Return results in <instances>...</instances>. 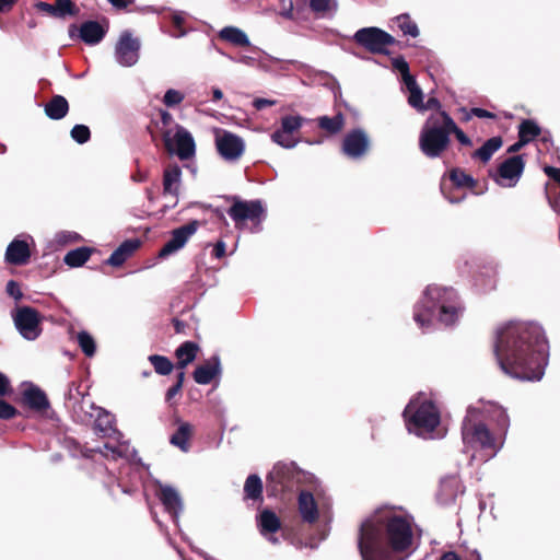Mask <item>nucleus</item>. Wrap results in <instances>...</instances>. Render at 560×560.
Masks as SVG:
<instances>
[{
  "mask_svg": "<svg viewBox=\"0 0 560 560\" xmlns=\"http://www.w3.org/2000/svg\"><path fill=\"white\" fill-rule=\"evenodd\" d=\"M75 421L89 424L94 419L98 406L94 404L90 395L82 396L78 402L71 405Z\"/></svg>",
  "mask_w": 560,
  "mask_h": 560,
  "instance_id": "23",
  "label": "nucleus"
},
{
  "mask_svg": "<svg viewBox=\"0 0 560 560\" xmlns=\"http://www.w3.org/2000/svg\"><path fill=\"white\" fill-rule=\"evenodd\" d=\"M318 127L329 135L338 133L345 125V118L341 113H338L334 117L322 116L317 119Z\"/></svg>",
  "mask_w": 560,
  "mask_h": 560,
  "instance_id": "36",
  "label": "nucleus"
},
{
  "mask_svg": "<svg viewBox=\"0 0 560 560\" xmlns=\"http://www.w3.org/2000/svg\"><path fill=\"white\" fill-rule=\"evenodd\" d=\"M402 416L407 430L422 438L430 435L441 422L440 410L432 400L410 401Z\"/></svg>",
  "mask_w": 560,
  "mask_h": 560,
  "instance_id": "6",
  "label": "nucleus"
},
{
  "mask_svg": "<svg viewBox=\"0 0 560 560\" xmlns=\"http://www.w3.org/2000/svg\"><path fill=\"white\" fill-rule=\"evenodd\" d=\"M31 258L30 245L24 240L14 238L7 247L4 259L13 266H24Z\"/></svg>",
  "mask_w": 560,
  "mask_h": 560,
  "instance_id": "19",
  "label": "nucleus"
},
{
  "mask_svg": "<svg viewBox=\"0 0 560 560\" xmlns=\"http://www.w3.org/2000/svg\"><path fill=\"white\" fill-rule=\"evenodd\" d=\"M395 22L404 35H409L411 37L419 36L418 25L411 20L409 14L405 13L396 16Z\"/></svg>",
  "mask_w": 560,
  "mask_h": 560,
  "instance_id": "39",
  "label": "nucleus"
},
{
  "mask_svg": "<svg viewBox=\"0 0 560 560\" xmlns=\"http://www.w3.org/2000/svg\"><path fill=\"white\" fill-rule=\"evenodd\" d=\"M160 121H151V124L148 126V131L151 135L152 142L158 145V139L156 135L152 129V126H154L162 135V140L165 150L168 153L174 152V143L172 139V133L175 132V120L171 113H168L165 109H160Z\"/></svg>",
  "mask_w": 560,
  "mask_h": 560,
  "instance_id": "13",
  "label": "nucleus"
},
{
  "mask_svg": "<svg viewBox=\"0 0 560 560\" xmlns=\"http://www.w3.org/2000/svg\"><path fill=\"white\" fill-rule=\"evenodd\" d=\"M13 392L10 378L0 372V397L9 396Z\"/></svg>",
  "mask_w": 560,
  "mask_h": 560,
  "instance_id": "52",
  "label": "nucleus"
},
{
  "mask_svg": "<svg viewBox=\"0 0 560 560\" xmlns=\"http://www.w3.org/2000/svg\"><path fill=\"white\" fill-rule=\"evenodd\" d=\"M184 94L177 90L170 89L165 92L163 97V103L167 107H174L176 105H179L184 101Z\"/></svg>",
  "mask_w": 560,
  "mask_h": 560,
  "instance_id": "45",
  "label": "nucleus"
},
{
  "mask_svg": "<svg viewBox=\"0 0 560 560\" xmlns=\"http://www.w3.org/2000/svg\"><path fill=\"white\" fill-rule=\"evenodd\" d=\"M548 341L540 325L512 320L497 330L494 354L501 370L517 380L539 381L548 359Z\"/></svg>",
  "mask_w": 560,
  "mask_h": 560,
  "instance_id": "1",
  "label": "nucleus"
},
{
  "mask_svg": "<svg viewBox=\"0 0 560 560\" xmlns=\"http://www.w3.org/2000/svg\"><path fill=\"white\" fill-rule=\"evenodd\" d=\"M471 116H476L478 118H490V119H494L497 117L495 114H493L487 109L480 108V107H472L470 109L469 114L467 115V119H469Z\"/></svg>",
  "mask_w": 560,
  "mask_h": 560,
  "instance_id": "54",
  "label": "nucleus"
},
{
  "mask_svg": "<svg viewBox=\"0 0 560 560\" xmlns=\"http://www.w3.org/2000/svg\"><path fill=\"white\" fill-rule=\"evenodd\" d=\"M440 560H462L455 551H447L442 555Z\"/></svg>",
  "mask_w": 560,
  "mask_h": 560,
  "instance_id": "63",
  "label": "nucleus"
},
{
  "mask_svg": "<svg viewBox=\"0 0 560 560\" xmlns=\"http://www.w3.org/2000/svg\"><path fill=\"white\" fill-rule=\"evenodd\" d=\"M503 140L500 136L488 139L479 149L472 153V159H478L482 163L490 161L492 155L502 147Z\"/></svg>",
  "mask_w": 560,
  "mask_h": 560,
  "instance_id": "31",
  "label": "nucleus"
},
{
  "mask_svg": "<svg viewBox=\"0 0 560 560\" xmlns=\"http://www.w3.org/2000/svg\"><path fill=\"white\" fill-rule=\"evenodd\" d=\"M21 402L36 412H45L50 408L46 393L36 385H30L22 392Z\"/></svg>",
  "mask_w": 560,
  "mask_h": 560,
  "instance_id": "17",
  "label": "nucleus"
},
{
  "mask_svg": "<svg viewBox=\"0 0 560 560\" xmlns=\"http://www.w3.org/2000/svg\"><path fill=\"white\" fill-rule=\"evenodd\" d=\"M264 212L260 201H243L235 199L234 203L229 208L228 214L235 222V225L245 221H258Z\"/></svg>",
  "mask_w": 560,
  "mask_h": 560,
  "instance_id": "12",
  "label": "nucleus"
},
{
  "mask_svg": "<svg viewBox=\"0 0 560 560\" xmlns=\"http://www.w3.org/2000/svg\"><path fill=\"white\" fill-rule=\"evenodd\" d=\"M481 412L486 413L491 421L495 422L497 428L494 429V432L498 434L499 439L504 441L510 427V418L506 410L497 404H489L483 407Z\"/></svg>",
  "mask_w": 560,
  "mask_h": 560,
  "instance_id": "20",
  "label": "nucleus"
},
{
  "mask_svg": "<svg viewBox=\"0 0 560 560\" xmlns=\"http://www.w3.org/2000/svg\"><path fill=\"white\" fill-rule=\"evenodd\" d=\"M78 343L82 350V352L86 355V357H93L95 354V351H96V346H95V341L93 339V337L86 332V331H80L78 334Z\"/></svg>",
  "mask_w": 560,
  "mask_h": 560,
  "instance_id": "42",
  "label": "nucleus"
},
{
  "mask_svg": "<svg viewBox=\"0 0 560 560\" xmlns=\"http://www.w3.org/2000/svg\"><path fill=\"white\" fill-rule=\"evenodd\" d=\"M457 299V293L453 288L438 284L428 285L422 300L415 306V322L425 330L432 326L433 317L438 314L442 324L453 325L458 318Z\"/></svg>",
  "mask_w": 560,
  "mask_h": 560,
  "instance_id": "2",
  "label": "nucleus"
},
{
  "mask_svg": "<svg viewBox=\"0 0 560 560\" xmlns=\"http://www.w3.org/2000/svg\"><path fill=\"white\" fill-rule=\"evenodd\" d=\"M13 320L19 332L27 340H35L42 334V315L34 307H18Z\"/></svg>",
  "mask_w": 560,
  "mask_h": 560,
  "instance_id": "8",
  "label": "nucleus"
},
{
  "mask_svg": "<svg viewBox=\"0 0 560 560\" xmlns=\"http://www.w3.org/2000/svg\"><path fill=\"white\" fill-rule=\"evenodd\" d=\"M452 128H448V137L451 135H454L458 142L465 147H471L472 141L471 139L456 125V122L453 120Z\"/></svg>",
  "mask_w": 560,
  "mask_h": 560,
  "instance_id": "48",
  "label": "nucleus"
},
{
  "mask_svg": "<svg viewBox=\"0 0 560 560\" xmlns=\"http://www.w3.org/2000/svg\"><path fill=\"white\" fill-rule=\"evenodd\" d=\"M71 138L79 144L86 143L91 138L90 128L85 125H75L70 131Z\"/></svg>",
  "mask_w": 560,
  "mask_h": 560,
  "instance_id": "43",
  "label": "nucleus"
},
{
  "mask_svg": "<svg viewBox=\"0 0 560 560\" xmlns=\"http://www.w3.org/2000/svg\"><path fill=\"white\" fill-rule=\"evenodd\" d=\"M298 506L301 520L294 518L290 523L282 524V539L301 548L307 545V526L318 520V508L312 492L302 490L299 493Z\"/></svg>",
  "mask_w": 560,
  "mask_h": 560,
  "instance_id": "4",
  "label": "nucleus"
},
{
  "mask_svg": "<svg viewBox=\"0 0 560 560\" xmlns=\"http://www.w3.org/2000/svg\"><path fill=\"white\" fill-rule=\"evenodd\" d=\"M526 144L527 143L525 141H523L522 139L518 138V140L508 149V152L516 153Z\"/></svg>",
  "mask_w": 560,
  "mask_h": 560,
  "instance_id": "61",
  "label": "nucleus"
},
{
  "mask_svg": "<svg viewBox=\"0 0 560 560\" xmlns=\"http://www.w3.org/2000/svg\"><path fill=\"white\" fill-rule=\"evenodd\" d=\"M453 118L445 110L432 113L424 121L419 135V148L429 159L440 158L450 147L448 128Z\"/></svg>",
  "mask_w": 560,
  "mask_h": 560,
  "instance_id": "3",
  "label": "nucleus"
},
{
  "mask_svg": "<svg viewBox=\"0 0 560 560\" xmlns=\"http://www.w3.org/2000/svg\"><path fill=\"white\" fill-rule=\"evenodd\" d=\"M541 135V128L533 119H524L518 126V138L527 144Z\"/></svg>",
  "mask_w": 560,
  "mask_h": 560,
  "instance_id": "35",
  "label": "nucleus"
},
{
  "mask_svg": "<svg viewBox=\"0 0 560 560\" xmlns=\"http://www.w3.org/2000/svg\"><path fill=\"white\" fill-rule=\"evenodd\" d=\"M5 291L15 301H20L23 298L20 284L15 280L8 281Z\"/></svg>",
  "mask_w": 560,
  "mask_h": 560,
  "instance_id": "51",
  "label": "nucleus"
},
{
  "mask_svg": "<svg viewBox=\"0 0 560 560\" xmlns=\"http://www.w3.org/2000/svg\"><path fill=\"white\" fill-rule=\"evenodd\" d=\"M221 373V363L219 355H213L209 360H207L203 364L198 365L192 377L196 383L201 385H207L212 382V380Z\"/></svg>",
  "mask_w": 560,
  "mask_h": 560,
  "instance_id": "21",
  "label": "nucleus"
},
{
  "mask_svg": "<svg viewBox=\"0 0 560 560\" xmlns=\"http://www.w3.org/2000/svg\"><path fill=\"white\" fill-rule=\"evenodd\" d=\"M393 67L397 70L401 77H406L409 71V65L402 57H397L393 59Z\"/></svg>",
  "mask_w": 560,
  "mask_h": 560,
  "instance_id": "53",
  "label": "nucleus"
},
{
  "mask_svg": "<svg viewBox=\"0 0 560 560\" xmlns=\"http://www.w3.org/2000/svg\"><path fill=\"white\" fill-rule=\"evenodd\" d=\"M369 147L368 135L360 128L348 132L342 141L343 153L353 159L363 156L368 152Z\"/></svg>",
  "mask_w": 560,
  "mask_h": 560,
  "instance_id": "15",
  "label": "nucleus"
},
{
  "mask_svg": "<svg viewBox=\"0 0 560 560\" xmlns=\"http://www.w3.org/2000/svg\"><path fill=\"white\" fill-rule=\"evenodd\" d=\"M192 436V425L188 422H182L177 430L172 434L170 443L184 452L189 450V440Z\"/></svg>",
  "mask_w": 560,
  "mask_h": 560,
  "instance_id": "30",
  "label": "nucleus"
},
{
  "mask_svg": "<svg viewBox=\"0 0 560 560\" xmlns=\"http://www.w3.org/2000/svg\"><path fill=\"white\" fill-rule=\"evenodd\" d=\"M182 170L177 164L167 165L163 173V194L178 196Z\"/></svg>",
  "mask_w": 560,
  "mask_h": 560,
  "instance_id": "26",
  "label": "nucleus"
},
{
  "mask_svg": "<svg viewBox=\"0 0 560 560\" xmlns=\"http://www.w3.org/2000/svg\"><path fill=\"white\" fill-rule=\"evenodd\" d=\"M159 500L163 504L165 511L172 516H177L182 511V500L177 491L171 486H160L158 493Z\"/></svg>",
  "mask_w": 560,
  "mask_h": 560,
  "instance_id": "25",
  "label": "nucleus"
},
{
  "mask_svg": "<svg viewBox=\"0 0 560 560\" xmlns=\"http://www.w3.org/2000/svg\"><path fill=\"white\" fill-rule=\"evenodd\" d=\"M142 242L139 238L124 241L113 254L105 260V264L112 267H120L141 247Z\"/></svg>",
  "mask_w": 560,
  "mask_h": 560,
  "instance_id": "18",
  "label": "nucleus"
},
{
  "mask_svg": "<svg viewBox=\"0 0 560 560\" xmlns=\"http://www.w3.org/2000/svg\"><path fill=\"white\" fill-rule=\"evenodd\" d=\"M174 143V152L180 160H189L195 155L196 144L191 133L180 126L175 124V132L172 133Z\"/></svg>",
  "mask_w": 560,
  "mask_h": 560,
  "instance_id": "16",
  "label": "nucleus"
},
{
  "mask_svg": "<svg viewBox=\"0 0 560 560\" xmlns=\"http://www.w3.org/2000/svg\"><path fill=\"white\" fill-rule=\"evenodd\" d=\"M525 168L523 155H513L499 164L497 173L491 175L500 186L514 187L520 180Z\"/></svg>",
  "mask_w": 560,
  "mask_h": 560,
  "instance_id": "9",
  "label": "nucleus"
},
{
  "mask_svg": "<svg viewBox=\"0 0 560 560\" xmlns=\"http://www.w3.org/2000/svg\"><path fill=\"white\" fill-rule=\"evenodd\" d=\"M140 42L131 33L124 32L115 47L117 61L124 67L133 66L139 59Z\"/></svg>",
  "mask_w": 560,
  "mask_h": 560,
  "instance_id": "11",
  "label": "nucleus"
},
{
  "mask_svg": "<svg viewBox=\"0 0 560 560\" xmlns=\"http://www.w3.org/2000/svg\"><path fill=\"white\" fill-rule=\"evenodd\" d=\"M219 38L232 44L235 47H248L250 45L249 39L245 32L235 26H226L219 33Z\"/></svg>",
  "mask_w": 560,
  "mask_h": 560,
  "instance_id": "29",
  "label": "nucleus"
},
{
  "mask_svg": "<svg viewBox=\"0 0 560 560\" xmlns=\"http://www.w3.org/2000/svg\"><path fill=\"white\" fill-rule=\"evenodd\" d=\"M182 392V387L179 384L172 385L165 393V400L171 401L177 394Z\"/></svg>",
  "mask_w": 560,
  "mask_h": 560,
  "instance_id": "56",
  "label": "nucleus"
},
{
  "mask_svg": "<svg viewBox=\"0 0 560 560\" xmlns=\"http://www.w3.org/2000/svg\"><path fill=\"white\" fill-rule=\"evenodd\" d=\"M19 0H0V13L10 12Z\"/></svg>",
  "mask_w": 560,
  "mask_h": 560,
  "instance_id": "57",
  "label": "nucleus"
},
{
  "mask_svg": "<svg viewBox=\"0 0 560 560\" xmlns=\"http://www.w3.org/2000/svg\"><path fill=\"white\" fill-rule=\"evenodd\" d=\"M18 415L19 410L14 406L3 399H0V419L10 420L15 418Z\"/></svg>",
  "mask_w": 560,
  "mask_h": 560,
  "instance_id": "47",
  "label": "nucleus"
},
{
  "mask_svg": "<svg viewBox=\"0 0 560 560\" xmlns=\"http://www.w3.org/2000/svg\"><path fill=\"white\" fill-rule=\"evenodd\" d=\"M88 394V392L81 390V383L71 382L66 394V400L72 404L78 402L80 399H82V396H85Z\"/></svg>",
  "mask_w": 560,
  "mask_h": 560,
  "instance_id": "44",
  "label": "nucleus"
},
{
  "mask_svg": "<svg viewBox=\"0 0 560 560\" xmlns=\"http://www.w3.org/2000/svg\"><path fill=\"white\" fill-rule=\"evenodd\" d=\"M107 26H103L97 21L83 22L79 28L80 38L88 45H96L105 37Z\"/></svg>",
  "mask_w": 560,
  "mask_h": 560,
  "instance_id": "24",
  "label": "nucleus"
},
{
  "mask_svg": "<svg viewBox=\"0 0 560 560\" xmlns=\"http://www.w3.org/2000/svg\"><path fill=\"white\" fill-rule=\"evenodd\" d=\"M450 179L452 184L455 187V190L462 189V188H475L477 182L474 179L472 176L466 174L460 168H454L450 173Z\"/></svg>",
  "mask_w": 560,
  "mask_h": 560,
  "instance_id": "37",
  "label": "nucleus"
},
{
  "mask_svg": "<svg viewBox=\"0 0 560 560\" xmlns=\"http://www.w3.org/2000/svg\"><path fill=\"white\" fill-rule=\"evenodd\" d=\"M353 40L371 54H387V47L396 39L378 27H363L355 32Z\"/></svg>",
  "mask_w": 560,
  "mask_h": 560,
  "instance_id": "7",
  "label": "nucleus"
},
{
  "mask_svg": "<svg viewBox=\"0 0 560 560\" xmlns=\"http://www.w3.org/2000/svg\"><path fill=\"white\" fill-rule=\"evenodd\" d=\"M35 8L43 13H46L47 15L57 19V10H56V3H48L44 1H38L35 3Z\"/></svg>",
  "mask_w": 560,
  "mask_h": 560,
  "instance_id": "50",
  "label": "nucleus"
},
{
  "mask_svg": "<svg viewBox=\"0 0 560 560\" xmlns=\"http://www.w3.org/2000/svg\"><path fill=\"white\" fill-rule=\"evenodd\" d=\"M257 525L264 537L272 544L277 542V538L273 535L280 530V517L275 512L268 509L264 510L258 516Z\"/></svg>",
  "mask_w": 560,
  "mask_h": 560,
  "instance_id": "22",
  "label": "nucleus"
},
{
  "mask_svg": "<svg viewBox=\"0 0 560 560\" xmlns=\"http://www.w3.org/2000/svg\"><path fill=\"white\" fill-rule=\"evenodd\" d=\"M148 360L152 364L155 373L159 375H168L174 370V363L167 357L161 354H151L149 355Z\"/></svg>",
  "mask_w": 560,
  "mask_h": 560,
  "instance_id": "38",
  "label": "nucleus"
},
{
  "mask_svg": "<svg viewBox=\"0 0 560 560\" xmlns=\"http://www.w3.org/2000/svg\"><path fill=\"white\" fill-rule=\"evenodd\" d=\"M94 252L95 249L86 246L78 247L68 252L63 258V261L69 267L78 268L83 266Z\"/></svg>",
  "mask_w": 560,
  "mask_h": 560,
  "instance_id": "33",
  "label": "nucleus"
},
{
  "mask_svg": "<svg viewBox=\"0 0 560 560\" xmlns=\"http://www.w3.org/2000/svg\"><path fill=\"white\" fill-rule=\"evenodd\" d=\"M215 147L220 155L228 161L238 160L245 149L243 139L230 131H224L215 138Z\"/></svg>",
  "mask_w": 560,
  "mask_h": 560,
  "instance_id": "14",
  "label": "nucleus"
},
{
  "mask_svg": "<svg viewBox=\"0 0 560 560\" xmlns=\"http://www.w3.org/2000/svg\"><path fill=\"white\" fill-rule=\"evenodd\" d=\"M225 248L226 245L223 241L217 242V244L213 247L212 256L215 258H222L225 256Z\"/></svg>",
  "mask_w": 560,
  "mask_h": 560,
  "instance_id": "55",
  "label": "nucleus"
},
{
  "mask_svg": "<svg viewBox=\"0 0 560 560\" xmlns=\"http://www.w3.org/2000/svg\"><path fill=\"white\" fill-rule=\"evenodd\" d=\"M276 479H280V468L278 464L273 466V469L269 472L267 480L273 481Z\"/></svg>",
  "mask_w": 560,
  "mask_h": 560,
  "instance_id": "62",
  "label": "nucleus"
},
{
  "mask_svg": "<svg viewBox=\"0 0 560 560\" xmlns=\"http://www.w3.org/2000/svg\"><path fill=\"white\" fill-rule=\"evenodd\" d=\"M262 481L256 474L249 475L244 483V500L262 501Z\"/></svg>",
  "mask_w": 560,
  "mask_h": 560,
  "instance_id": "32",
  "label": "nucleus"
},
{
  "mask_svg": "<svg viewBox=\"0 0 560 560\" xmlns=\"http://www.w3.org/2000/svg\"><path fill=\"white\" fill-rule=\"evenodd\" d=\"M253 104L256 109L260 110L267 106L276 104V101H269L267 98H256Z\"/></svg>",
  "mask_w": 560,
  "mask_h": 560,
  "instance_id": "59",
  "label": "nucleus"
},
{
  "mask_svg": "<svg viewBox=\"0 0 560 560\" xmlns=\"http://www.w3.org/2000/svg\"><path fill=\"white\" fill-rule=\"evenodd\" d=\"M402 81L408 91L419 88V85L416 82L415 77L411 75L410 72L408 74H406V77H402Z\"/></svg>",
  "mask_w": 560,
  "mask_h": 560,
  "instance_id": "58",
  "label": "nucleus"
},
{
  "mask_svg": "<svg viewBox=\"0 0 560 560\" xmlns=\"http://www.w3.org/2000/svg\"><path fill=\"white\" fill-rule=\"evenodd\" d=\"M409 96H408V103L411 107L418 109V110H424V104H423V93L420 88H417L415 90H410Z\"/></svg>",
  "mask_w": 560,
  "mask_h": 560,
  "instance_id": "46",
  "label": "nucleus"
},
{
  "mask_svg": "<svg viewBox=\"0 0 560 560\" xmlns=\"http://www.w3.org/2000/svg\"><path fill=\"white\" fill-rule=\"evenodd\" d=\"M92 422L95 431L106 434L113 430L115 420L110 412L98 407Z\"/></svg>",
  "mask_w": 560,
  "mask_h": 560,
  "instance_id": "34",
  "label": "nucleus"
},
{
  "mask_svg": "<svg viewBox=\"0 0 560 560\" xmlns=\"http://www.w3.org/2000/svg\"><path fill=\"white\" fill-rule=\"evenodd\" d=\"M478 408L469 407L462 423V438L465 445L471 448L491 450L495 453L503 444L498 434L491 432L481 419Z\"/></svg>",
  "mask_w": 560,
  "mask_h": 560,
  "instance_id": "5",
  "label": "nucleus"
},
{
  "mask_svg": "<svg viewBox=\"0 0 560 560\" xmlns=\"http://www.w3.org/2000/svg\"><path fill=\"white\" fill-rule=\"evenodd\" d=\"M199 225V221L192 220L187 224L173 230L171 238L160 249L159 257L166 258L167 256L184 247L188 238L196 233Z\"/></svg>",
  "mask_w": 560,
  "mask_h": 560,
  "instance_id": "10",
  "label": "nucleus"
},
{
  "mask_svg": "<svg viewBox=\"0 0 560 560\" xmlns=\"http://www.w3.org/2000/svg\"><path fill=\"white\" fill-rule=\"evenodd\" d=\"M108 2L119 10H125L127 9L128 4L132 2V0H108Z\"/></svg>",
  "mask_w": 560,
  "mask_h": 560,
  "instance_id": "60",
  "label": "nucleus"
},
{
  "mask_svg": "<svg viewBox=\"0 0 560 560\" xmlns=\"http://www.w3.org/2000/svg\"><path fill=\"white\" fill-rule=\"evenodd\" d=\"M334 0H310V8L315 13H325L330 9Z\"/></svg>",
  "mask_w": 560,
  "mask_h": 560,
  "instance_id": "49",
  "label": "nucleus"
},
{
  "mask_svg": "<svg viewBox=\"0 0 560 560\" xmlns=\"http://www.w3.org/2000/svg\"><path fill=\"white\" fill-rule=\"evenodd\" d=\"M304 121L306 119L300 115L282 117V148L291 149L298 143V140H289V135L299 130Z\"/></svg>",
  "mask_w": 560,
  "mask_h": 560,
  "instance_id": "27",
  "label": "nucleus"
},
{
  "mask_svg": "<svg viewBox=\"0 0 560 560\" xmlns=\"http://www.w3.org/2000/svg\"><path fill=\"white\" fill-rule=\"evenodd\" d=\"M57 19L77 16L80 13L79 7L72 0H55Z\"/></svg>",
  "mask_w": 560,
  "mask_h": 560,
  "instance_id": "40",
  "label": "nucleus"
},
{
  "mask_svg": "<svg viewBox=\"0 0 560 560\" xmlns=\"http://www.w3.org/2000/svg\"><path fill=\"white\" fill-rule=\"evenodd\" d=\"M46 116L52 120H60L69 112V103L62 95H54L44 107Z\"/></svg>",
  "mask_w": 560,
  "mask_h": 560,
  "instance_id": "28",
  "label": "nucleus"
},
{
  "mask_svg": "<svg viewBox=\"0 0 560 560\" xmlns=\"http://www.w3.org/2000/svg\"><path fill=\"white\" fill-rule=\"evenodd\" d=\"M439 108L441 107V104L439 102L438 98L435 97H431L428 100L427 104L424 105V109H429V108Z\"/></svg>",
  "mask_w": 560,
  "mask_h": 560,
  "instance_id": "64",
  "label": "nucleus"
},
{
  "mask_svg": "<svg viewBox=\"0 0 560 560\" xmlns=\"http://www.w3.org/2000/svg\"><path fill=\"white\" fill-rule=\"evenodd\" d=\"M199 351V346L194 341H185L183 342L176 350L175 357L176 359H187L188 361H194Z\"/></svg>",
  "mask_w": 560,
  "mask_h": 560,
  "instance_id": "41",
  "label": "nucleus"
}]
</instances>
